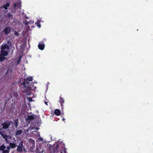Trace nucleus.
Wrapping results in <instances>:
<instances>
[{"label": "nucleus", "instance_id": "19", "mask_svg": "<svg viewBox=\"0 0 153 153\" xmlns=\"http://www.w3.org/2000/svg\"><path fill=\"white\" fill-rule=\"evenodd\" d=\"M60 102L61 103H63L64 102V100L63 99H62L61 97H60Z\"/></svg>", "mask_w": 153, "mask_h": 153}, {"label": "nucleus", "instance_id": "1", "mask_svg": "<svg viewBox=\"0 0 153 153\" xmlns=\"http://www.w3.org/2000/svg\"><path fill=\"white\" fill-rule=\"evenodd\" d=\"M0 54V62H3L7 59L8 51L9 50V47L7 45L2 46Z\"/></svg>", "mask_w": 153, "mask_h": 153}, {"label": "nucleus", "instance_id": "15", "mask_svg": "<svg viewBox=\"0 0 153 153\" xmlns=\"http://www.w3.org/2000/svg\"><path fill=\"white\" fill-rule=\"evenodd\" d=\"M9 6V3H7L6 4L4 5V7L5 9H7L8 7Z\"/></svg>", "mask_w": 153, "mask_h": 153}, {"label": "nucleus", "instance_id": "9", "mask_svg": "<svg viewBox=\"0 0 153 153\" xmlns=\"http://www.w3.org/2000/svg\"><path fill=\"white\" fill-rule=\"evenodd\" d=\"M10 31V28L9 27H5L4 29V32L6 34L9 33Z\"/></svg>", "mask_w": 153, "mask_h": 153}, {"label": "nucleus", "instance_id": "29", "mask_svg": "<svg viewBox=\"0 0 153 153\" xmlns=\"http://www.w3.org/2000/svg\"><path fill=\"white\" fill-rule=\"evenodd\" d=\"M33 23V21H31V23Z\"/></svg>", "mask_w": 153, "mask_h": 153}, {"label": "nucleus", "instance_id": "22", "mask_svg": "<svg viewBox=\"0 0 153 153\" xmlns=\"http://www.w3.org/2000/svg\"><path fill=\"white\" fill-rule=\"evenodd\" d=\"M15 126H16V127H17L18 125V123L17 122V121H15Z\"/></svg>", "mask_w": 153, "mask_h": 153}, {"label": "nucleus", "instance_id": "3", "mask_svg": "<svg viewBox=\"0 0 153 153\" xmlns=\"http://www.w3.org/2000/svg\"><path fill=\"white\" fill-rule=\"evenodd\" d=\"M29 83L27 81H25L21 85L20 87L22 91H26V94L28 95H30V89L28 87Z\"/></svg>", "mask_w": 153, "mask_h": 153}, {"label": "nucleus", "instance_id": "24", "mask_svg": "<svg viewBox=\"0 0 153 153\" xmlns=\"http://www.w3.org/2000/svg\"><path fill=\"white\" fill-rule=\"evenodd\" d=\"M8 17H11V15H10V14L9 13V14H8Z\"/></svg>", "mask_w": 153, "mask_h": 153}, {"label": "nucleus", "instance_id": "2", "mask_svg": "<svg viewBox=\"0 0 153 153\" xmlns=\"http://www.w3.org/2000/svg\"><path fill=\"white\" fill-rule=\"evenodd\" d=\"M0 134L4 139L6 143H9L11 142H15L16 141L15 138L10 135H7L5 132L0 131Z\"/></svg>", "mask_w": 153, "mask_h": 153}, {"label": "nucleus", "instance_id": "30", "mask_svg": "<svg viewBox=\"0 0 153 153\" xmlns=\"http://www.w3.org/2000/svg\"><path fill=\"white\" fill-rule=\"evenodd\" d=\"M62 153V151H61V153Z\"/></svg>", "mask_w": 153, "mask_h": 153}, {"label": "nucleus", "instance_id": "18", "mask_svg": "<svg viewBox=\"0 0 153 153\" xmlns=\"http://www.w3.org/2000/svg\"><path fill=\"white\" fill-rule=\"evenodd\" d=\"M27 80L29 81H31L32 80V78L31 77H30L27 78Z\"/></svg>", "mask_w": 153, "mask_h": 153}, {"label": "nucleus", "instance_id": "4", "mask_svg": "<svg viewBox=\"0 0 153 153\" xmlns=\"http://www.w3.org/2000/svg\"><path fill=\"white\" fill-rule=\"evenodd\" d=\"M10 149V146L6 147L4 145H2L0 147V150L3 153H9Z\"/></svg>", "mask_w": 153, "mask_h": 153}, {"label": "nucleus", "instance_id": "13", "mask_svg": "<svg viewBox=\"0 0 153 153\" xmlns=\"http://www.w3.org/2000/svg\"><path fill=\"white\" fill-rule=\"evenodd\" d=\"M59 147L58 145H56V146L54 147V148H53L54 153H56L57 152H59V151L58 150Z\"/></svg>", "mask_w": 153, "mask_h": 153}, {"label": "nucleus", "instance_id": "8", "mask_svg": "<svg viewBox=\"0 0 153 153\" xmlns=\"http://www.w3.org/2000/svg\"><path fill=\"white\" fill-rule=\"evenodd\" d=\"M22 133L23 131L21 129L17 130L16 132L15 136L16 138H18Z\"/></svg>", "mask_w": 153, "mask_h": 153}, {"label": "nucleus", "instance_id": "10", "mask_svg": "<svg viewBox=\"0 0 153 153\" xmlns=\"http://www.w3.org/2000/svg\"><path fill=\"white\" fill-rule=\"evenodd\" d=\"M9 144L10 145L9 146L10 147V149L11 148L14 149L17 146V145L15 143V142H11Z\"/></svg>", "mask_w": 153, "mask_h": 153}, {"label": "nucleus", "instance_id": "32", "mask_svg": "<svg viewBox=\"0 0 153 153\" xmlns=\"http://www.w3.org/2000/svg\"><path fill=\"white\" fill-rule=\"evenodd\" d=\"M30 140H32V139H31V140L30 139V140H30Z\"/></svg>", "mask_w": 153, "mask_h": 153}, {"label": "nucleus", "instance_id": "14", "mask_svg": "<svg viewBox=\"0 0 153 153\" xmlns=\"http://www.w3.org/2000/svg\"><path fill=\"white\" fill-rule=\"evenodd\" d=\"M14 7H19L21 6L20 4L18 2L14 4Z\"/></svg>", "mask_w": 153, "mask_h": 153}, {"label": "nucleus", "instance_id": "17", "mask_svg": "<svg viewBox=\"0 0 153 153\" xmlns=\"http://www.w3.org/2000/svg\"><path fill=\"white\" fill-rule=\"evenodd\" d=\"M14 34L16 35L17 36H19V33L16 31H14Z\"/></svg>", "mask_w": 153, "mask_h": 153}, {"label": "nucleus", "instance_id": "23", "mask_svg": "<svg viewBox=\"0 0 153 153\" xmlns=\"http://www.w3.org/2000/svg\"><path fill=\"white\" fill-rule=\"evenodd\" d=\"M48 147L49 149H51L53 148L52 146L50 144L49 145Z\"/></svg>", "mask_w": 153, "mask_h": 153}, {"label": "nucleus", "instance_id": "25", "mask_svg": "<svg viewBox=\"0 0 153 153\" xmlns=\"http://www.w3.org/2000/svg\"><path fill=\"white\" fill-rule=\"evenodd\" d=\"M45 104H46L47 105H48L47 103L48 102H45Z\"/></svg>", "mask_w": 153, "mask_h": 153}, {"label": "nucleus", "instance_id": "16", "mask_svg": "<svg viewBox=\"0 0 153 153\" xmlns=\"http://www.w3.org/2000/svg\"><path fill=\"white\" fill-rule=\"evenodd\" d=\"M40 23V21H38L37 23H36V24H37V26L39 27L40 28L41 27V25H39Z\"/></svg>", "mask_w": 153, "mask_h": 153}, {"label": "nucleus", "instance_id": "6", "mask_svg": "<svg viewBox=\"0 0 153 153\" xmlns=\"http://www.w3.org/2000/svg\"><path fill=\"white\" fill-rule=\"evenodd\" d=\"M23 145V142L21 141L19 143V146H18L17 148V151L18 152H21L22 151Z\"/></svg>", "mask_w": 153, "mask_h": 153}, {"label": "nucleus", "instance_id": "31", "mask_svg": "<svg viewBox=\"0 0 153 153\" xmlns=\"http://www.w3.org/2000/svg\"><path fill=\"white\" fill-rule=\"evenodd\" d=\"M65 120V119H64V118H63V119H62V120Z\"/></svg>", "mask_w": 153, "mask_h": 153}, {"label": "nucleus", "instance_id": "11", "mask_svg": "<svg viewBox=\"0 0 153 153\" xmlns=\"http://www.w3.org/2000/svg\"><path fill=\"white\" fill-rule=\"evenodd\" d=\"M39 48L41 50H43L45 47L44 44L43 43H40L38 45Z\"/></svg>", "mask_w": 153, "mask_h": 153}, {"label": "nucleus", "instance_id": "21", "mask_svg": "<svg viewBox=\"0 0 153 153\" xmlns=\"http://www.w3.org/2000/svg\"><path fill=\"white\" fill-rule=\"evenodd\" d=\"M21 56H20L19 58V59L18 62H17L18 64H19V62L21 61Z\"/></svg>", "mask_w": 153, "mask_h": 153}, {"label": "nucleus", "instance_id": "12", "mask_svg": "<svg viewBox=\"0 0 153 153\" xmlns=\"http://www.w3.org/2000/svg\"><path fill=\"white\" fill-rule=\"evenodd\" d=\"M54 114L57 116L61 114L60 111L58 109H56L54 111Z\"/></svg>", "mask_w": 153, "mask_h": 153}, {"label": "nucleus", "instance_id": "27", "mask_svg": "<svg viewBox=\"0 0 153 153\" xmlns=\"http://www.w3.org/2000/svg\"><path fill=\"white\" fill-rule=\"evenodd\" d=\"M28 22H27L26 23V25H28Z\"/></svg>", "mask_w": 153, "mask_h": 153}, {"label": "nucleus", "instance_id": "20", "mask_svg": "<svg viewBox=\"0 0 153 153\" xmlns=\"http://www.w3.org/2000/svg\"><path fill=\"white\" fill-rule=\"evenodd\" d=\"M38 140H39V141H43V139L42 137H39L38 139Z\"/></svg>", "mask_w": 153, "mask_h": 153}, {"label": "nucleus", "instance_id": "26", "mask_svg": "<svg viewBox=\"0 0 153 153\" xmlns=\"http://www.w3.org/2000/svg\"><path fill=\"white\" fill-rule=\"evenodd\" d=\"M64 153H66V151H65V149H64Z\"/></svg>", "mask_w": 153, "mask_h": 153}, {"label": "nucleus", "instance_id": "28", "mask_svg": "<svg viewBox=\"0 0 153 153\" xmlns=\"http://www.w3.org/2000/svg\"><path fill=\"white\" fill-rule=\"evenodd\" d=\"M29 100H30V101H31V100H30V98H28Z\"/></svg>", "mask_w": 153, "mask_h": 153}, {"label": "nucleus", "instance_id": "5", "mask_svg": "<svg viewBox=\"0 0 153 153\" xmlns=\"http://www.w3.org/2000/svg\"><path fill=\"white\" fill-rule=\"evenodd\" d=\"M11 124L10 121H6L2 124V128L6 129L9 127Z\"/></svg>", "mask_w": 153, "mask_h": 153}, {"label": "nucleus", "instance_id": "7", "mask_svg": "<svg viewBox=\"0 0 153 153\" xmlns=\"http://www.w3.org/2000/svg\"><path fill=\"white\" fill-rule=\"evenodd\" d=\"M34 119V117L33 115H28L26 118V120L28 123H29L32 120Z\"/></svg>", "mask_w": 153, "mask_h": 153}]
</instances>
